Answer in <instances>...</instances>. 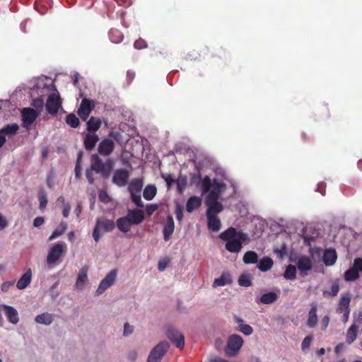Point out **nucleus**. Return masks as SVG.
Returning <instances> with one entry per match:
<instances>
[{"label": "nucleus", "instance_id": "42", "mask_svg": "<svg viewBox=\"0 0 362 362\" xmlns=\"http://www.w3.org/2000/svg\"><path fill=\"white\" fill-rule=\"evenodd\" d=\"M284 278L289 280H293L296 277V269L293 265L289 264L284 272Z\"/></svg>", "mask_w": 362, "mask_h": 362}, {"label": "nucleus", "instance_id": "22", "mask_svg": "<svg viewBox=\"0 0 362 362\" xmlns=\"http://www.w3.org/2000/svg\"><path fill=\"white\" fill-rule=\"evenodd\" d=\"M32 275V270L29 268L17 281L16 287L20 290L25 288L31 282Z\"/></svg>", "mask_w": 362, "mask_h": 362}, {"label": "nucleus", "instance_id": "37", "mask_svg": "<svg viewBox=\"0 0 362 362\" xmlns=\"http://www.w3.org/2000/svg\"><path fill=\"white\" fill-rule=\"evenodd\" d=\"M109 37L113 43H119L123 40L122 33L118 29H111L109 31Z\"/></svg>", "mask_w": 362, "mask_h": 362}, {"label": "nucleus", "instance_id": "33", "mask_svg": "<svg viewBox=\"0 0 362 362\" xmlns=\"http://www.w3.org/2000/svg\"><path fill=\"white\" fill-rule=\"evenodd\" d=\"M116 224L118 229L123 233L129 232L131 229V226H132L126 216L119 218L116 221Z\"/></svg>", "mask_w": 362, "mask_h": 362}, {"label": "nucleus", "instance_id": "25", "mask_svg": "<svg viewBox=\"0 0 362 362\" xmlns=\"http://www.w3.org/2000/svg\"><path fill=\"white\" fill-rule=\"evenodd\" d=\"M202 204V199L197 196L190 197L186 204V211L189 213L197 209Z\"/></svg>", "mask_w": 362, "mask_h": 362}, {"label": "nucleus", "instance_id": "62", "mask_svg": "<svg viewBox=\"0 0 362 362\" xmlns=\"http://www.w3.org/2000/svg\"><path fill=\"white\" fill-rule=\"evenodd\" d=\"M137 358V352L135 350H132L128 354V359L131 361H135Z\"/></svg>", "mask_w": 362, "mask_h": 362}, {"label": "nucleus", "instance_id": "38", "mask_svg": "<svg viewBox=\"0 0 362 362\" xmlns=\"http://www.w3.org/2000/svg\"><path fill=\"white\" fill-rule=\"evenodd\" d=\"M257 254L254 251L246 252L243 257V261L246 264L257 263Z\"/></svg>", "mask_w": 362, "mask_h": 362}, {"label": "nucleus", "instance_id": "55", "mask_svg": "<svg viewBox=\"0 0 362 362\" xmlns=\"http://www.w3.org/2000/svg\"><path fill=\"white\" fill-rule=\"evenodd\" d=\"M158 209L157 204H147L146 207V214L151 216Z\"/></svg>", "mask_w": 362, "mask_h": 362}, {"label": "nucleus", "instance_id": "54", "mask_svg": "<svg viewBox=\"0 0 362 362\" xmlns=\"http://www.w3.org/2000/svg\"><path fill=\"white\" fill-rule=\"evenodd\" d=\"M99 199L100 202L107 204L110 201V198L105 191L100 192L98 194Z\"/></svg>", "mask_w": 362, "mask_h": 362}, {"label": "nucleus", "instance_id": "61", "mask_svg": "<svg viewBox=\"0 0 362 362\" xmlns=\"http://www.w3.org/2000/svg\"><path fill=\"white\" fill-rule=\"evenodd\" d=\"M71 210V206L69 204H66L62 210L63 216L67 218L69 216Z\"/></svg>", "mask_w": 362, "mask_h": 362}, {"label": "nucleus", "instance_id": "15", "mask_svg": "<svg viewBox=\"0 0 362 362\" xmlns=\"http://www.w3.org/2000/svg\"><path fill=\"white\" fill-rule=\"evenodd\" d=\"M115 142L108 138L103 139L98 144V151L103 156H109L114 151Z\"/></svg>", "mask_w": 362, "mask_h": 362}, {"label": "nucleus", "instance_id": "34", "mask_svg": "<svg viewBox=\"0 0 362 362\" xmlns=\"http://www.w3.org/2000/svg\"><path fill=\"white\" fill-rule=\"evenodd\" d=\"M101 124L100 119L91 117L87 122V130L89 132L95 133V132L100 129Z\"/></svg>", "mask_w": 362, "mask_h": 362}, {"label": "nucleus", "instance_id": "26", "mask_svg": "<svg viewBox=\"0 0 362 362\" xmlns=\"http://www.w3.org/2000/svg\"><path fill=\"white\" fill-rule=\"evenodd\" d=\"M317 324V305L315 303L311 304V308L308 313V318L307 320L308 327L313 328L315 327Z\"/></svg>", "mask_w": 362, "mask_h": 362}, {"label": "nucleus", "instance_id": "20", "mask_svg": "<svg viewBox=\"0 0 362 362\" xmlns=\"http://www.w3.org/2000/svg\"><path fill=\"white\" fill-rule=\"evenodd\" d=\"M175 223L172 216H168L163 228V238L165 241L170 240L174 232Z\"/></svg>", "mask_w": 362, "mask_h": 362}, {"label": "nucleus", "instance_id": "53", "mask_svg": "<svg viewBox=\"0 0 362 362\" xmlns=\"http://www.w3.org/2000/svg\"><path fill=\"white\" fill-rule=\"evenodd\" d=\"M161 177L165 180L168 188L171 187L173 183L175 182L170 174H162Z\"/></svg>", "mask_w": 362, "mask_h": 362}, {"label": "nucleus", "instance_id": "13", "mask_svg": "<svg viewBox=\"0 0 362 362\" xmlns=\"http://www.w3.org/2000/svg\"><path fill=\"white\" fill-rule=\"evenodd\" d=\"M167 337L175 344L177 348L183 349L185 346V337L182 333L173 327H168L166 331Z\"/></svg>", "mask_w": 362, "mask_h": 362}, {"label": "nucleus", "instance_id": "47", "mask_svg": "<svg viewBox=\"0 0 362 362\" xmlns=\"http://www.w3.org/2000/svg\"><path fill=\"white\" fill-rule=\"evenodd\" d=\"M38 198L40 202V209L43 210L46 207L48 202L46 193L43 191L40 192Z\"/></svg>", "mask_w": 362, "mask_h": 362}, {"label": "nucleus", "instance_id": "51", "mask_svg": "<svg viewBox=\"0 0 362 362\" xmlns=\"http://www.w3.org/2000/svg\"><path fill=\"white\" fill-rule=\"evenodd\" d=\"M170 259L168 257H165L159 260L158 264V269L160 272H163L169 264Z\"/></svg>", "mask_w": 362, "mask_h": 362}, {"label": "nucleus", "instance_id": "16", "mask_svg": "<svg viewBox=\"0 0 362 362\" xmlns=\"http://www.w3.org/2000/svg\"><path fill=\"white\" fill-rule=\"evenodd\" d=\"M93 107L94 105L92 103L91 100L87 98L82 99L80 107L78 109L77 112L80 118L83 121H86L88 119Z\"/></svg>", "mask_w": 362, "mask_h": 362}, {"label": "nucleus", "instance_id": "56", "mask_svg": "<svg viewBox=\"0 0 362 362\" xmlns=\"http://www.w3.org/2000/svg\"><path fill=\"white\" fill-rule=\"evenodd\" d=\"M15 281L4 282L1 284V288L4 292H7L10 287L13 286Z\"/></svg>", "mask_w": 362, "mask_h": 362}, {"label": "nucleus", "instance_id": "11", "mask_svg": "<svg viewBox=\"0 0 362 362\" xmlns=\"http://www.w3.org/2000/svg\"><path fill=\"white\" fill-rule=\"evenodd\" d=\"M117 275V269L111 270L105 277L100 282L99 286L95 291L96 296L103 293L108 288L112 286L115 282Z\"/></svg>", "mask_w": 362, "mask_h": 362}, {"label": "nucleus", "instance_id": "29", "mask_svg": "<svg viewBox=\"0 0 362 362\" xmlns=\"http://www.w3.org/2000/svg\"><path fill=\"white\" fill-rule=\"evenodd\" d=\"M358 331V326L355 323H353L346 332V341L347 344H351L356 339Z\"/></svg>", "mask_w": 362, "mask_h": 362}, {"label": "nucleus", "instance_id": "36", "mask_svg": "<svg viewBox=\"0 0 362 362\" xmlns=\"http://www.w3.org/2000/svg\"><path fill=\"white\" fill-rule=\"evenodd\" d=\"M273 266V260L268 257H264L262 259H260L259 264H258V269L261 272H267Z\"/></svg>", "mask_w": 362, "mask_h": 362}, {"label": "nucleus", "instance_id": "60", "mask_svg": "<svg viewBox=\"0 0 362 362\" xmlns=\"http://www.w3.org/2000/svg\"><path fill=\"white\" fill-rule=\"evenodd\" d=\"M329 322V317L327 315H325L322 319V329L325 330L327 327Z\"/></svg>", "mask_w": 362, "mask_h": 362}, {"label": "nucleus", "instance_id": "57", "mask_svg": "<svg viewBox=\"0 0 362 362\" xmlns=\"http://www.w3.org/2000/svg\"><path fill=\"white\" fill-rule=\"evenodd\" d=\"M45 222V220H44V218L43 217H41V216H38L37 218H35L33 221V226L35 227H40Z\"/></svg>", "mask_w": 362, "mask_h": 362}, {"label": "nucleus", "instance_id": "40", "mask_svg": "<svg viewBox=\"0 0 362 362\" xmlns=\"http://www.w3.org/2000/svg\"><path fill=\"white\" fill-rule=\"evenodd\" d=\"M67 228V225L65 222L62 221L60 223L58 228L52 233V234L49 238V240H52L57 237L62 235L65 233Z\"/></svg>", "mask_w": 362, "mask_h": 362}, {"label": "nucleus", "instance_id": "46", "mask_svg": "<svg viewBox=\"0 0 362 362\" xmlns=\"http://www.w3.org/2000/svg\"><path fill=\"white\" fill-rule=\"evenodd\" d=\"M132 202L138 207L143 208L144 206L141 200V194L130 193Z\"/></svg>", "mask_w": 362, "mask_h": 362}, {"label": "nucleus", "instance_id": "45", "mask_svg": "<svg viewBox=\"0 0 362 362\" xmlns=\"http://www.w3.org/2000/svg\"><path fill=\"white\" fill-rule=\"evenodd\" d=\"M237 329L246 336H249L253 332V328L247 324H240Z\"/></svg>", "mask_w": 362, "mask_h": 362}, {"label": "nucleus", "instance_id": "10", "mask_svg": "<svg viewBox=\"0 0 362 362\" xmlns=\"http://www.w3.org/2000/svg\"><path fill=\"white\" fill-rule=\"evenodd\" d=\"M62 107V99L60 98L59 94L57 91V93H54L50 94L47 99L45 103V109L47 112L51 115H56L59 110Z\"/></svg>", "mask_w": 362, "mask_h": 362}, {"label": "nucleus", "instance_id": "8", "mask_svg": "<svg viewBox=\"0 0 362 362\" xmlns=\"http://www.w3.org/2000/svg\"><path fill=\"white\" fill-rule=\"evenodd\" d=\"M168 349V342L165 341H160L151 351L147 362H160Z\"/></svg>", "mask_w": 362, "mask_h": 362}, {"label": "nucleus", "instance_id": "12", "mask_svg": "<svg viewBox=\"0 0 362 362\" xmlns=\"http://www.w3.org/2000/svg\"><path fill=\"white\" fill-rule=\"evenodd\" d=\"M129 173L124 168L117 169L112 175V182L119 187H123L128 183Z\"/></svg>", "mask_w": 362, "mask_h": 362}, {"label": "nucleus", "instance_id": "63", "mask_svg": "<svg viewBox=\"0 0 362 362\" xmlns=\"http://www.w3.org/2000/svg\"><path fill=\"white\" fill-rule=\"evenodd\" d=\"M175 215H176V218L178 221H181L182 219V217H183V214H182V209L177 206L175 209Z\"/></svg>", "mask_w": 362, "mask_h": 362}, {"label": "nucleus", "instance_id": "52", "mask_svg": "<svg viewBox=\"0 0 362 362\" xmlns=\"http://www.w3.org/2000/svg\"><path fill=\"white\" fill-rule=\"evenodd\" d=\"M313 339V336L308 335L304 338L301 344V348L303 350H305L308 349L310 346V344Z\"/></svg>", "mask_w": 362, "mask_h": 362}, {"label": "nucleus", "instance_id": "30", "mask_svg": "<svg viewBox=\"0 0 362 362\" xmlns=\"http://www.w3.org/2000/svg\"><path fill=\"white\" fill-rule=\"evenodd\" d=\"M297 266L301 272H307L312 269V262L309 257L303 256L298 259Z\"/></svg>", "mask_w": 362, "mask_h": 362}, {"label": "nucleus", "instance_id": "5", "mask_svg": "<svg viewBox=\"0 0 362 362\" xmlns=\"http://www.w3.org/2000/svg\"><path fill=\"white\" fill-rule=\"evenodd\" d=\"M351 300V296L349 292L344 293L341 294L339 303L337 308V313L338 314H343L342 321L346 322L349 320L351 309L350 303Z\"/></svg>", "mask_w": 362, "mask_h": 362}, {"label": "nucleus", "instance_id": "35", "mask_svg": "<svg viewBox=\"0 0 362 362\" xmlns=\"http://www.w3.org/2000/svg\"><path fill=\"white\" fill-rule=\"evenodd\" d=\"M157 193V188L153 185H148L144 189L143 196L147 201L152 200Z\"/></svg>", "mask_w": 362, "mask_h": 362}, {"label": "nucleus", "instance_id": "7", "mask_svg": "<svg viewBox=\"0 0 362 362\" xmlns=\"http://www.w3.org/2000/svg\"><path fill=\"white\" fill-rule=\"evenodd\" d=\"M115 227V223L112 220L107 218H97L96 223L93 231V237L97 243L100 238L99 230L101 229L104 232H110L113 230Z\"/></svg>", "mask_w": 362, "mask_h": 362}, {"label": "nucleus", "instance_id": "23", "mask_svg": "<svg viewBox=\"0 0 362 362\" xmlns=\"http://www.w3.org/2000/svg\"><path fill=\"white\" fill-rule=\"evenodd\" d=\"M207 227L211 232H218L221 227V222L217 216H206Z\"/></svg>", "mask_w": 362, "mask_h": 362}, {"label": "nucleus", "instance_id": "50", "mask_svg": "<svg viewBox=\"0 0 362 362\" xmlns=\"http://www.w3.org/2000/svg\"><path fill=\"white\" fill-rule=\"evenodd\" d=\"M32 105L37 110L42 111L45 105L44 100L42 98H37L33 100Z\"/></svg>", "mask_w": 362, "mask_h": 362}, {"label": "nucleus", "instance_id": "49", "mask_svg": "<svg viewBox=\"0 0 362 362\" xmlns=\"http://www.w3.org/2000/svg\"><path fill=\"white\" fill-rule=\"evenodd\" d=\"M203 179H204V177L202 178V175L199 173L193 174V175H192L191 179H190L191 185H196V186H198L199 185H202Z\"/></svg>", "mask_w": 362, "mask_h": 362}, {"label": "nucleus", "instance_id": "2", "mask_svg": "<svg viewBox=\"0 0 362 362\" xmlns=\"http://www.w3.org/2000/svg\"><path fill=\"white\" fill-rule=\"evenodd\" d=\"M219 238L221 240L226 242V250L232 253L239 252L243 247V245L249 242L247 233L242 230H237L233 227H230L223 231Z\"/></svg>", "mask_w": 362, "mask_h": 362}, {"label": "nucleus", "instance_id": "24", "mask_svg": "<svg viewBox=\"0 0 362 362\" xmlns=\"http://www.w3.org/2000/svg\"><path fill=\"white\" fill-rule=\"evenodd\" d=\"M144 186L142 178H134L131 180L128 186L129 193L141 194Z\"/></svg>", "mask_w": 362, "mask_h": 362}, {"label": "nucleus", "instance_id": "48", "mask_svg": "<svg viewBox=\"0 0 362 362\" xmlns=\"http://www.w3.org/2000/svg\"><path fill=\"white\" fill-rule=\"evenodd\" d=\"M175 182L177 184L178 192L180 193L182 192L187 185V178L185 177L180 176Z\"/></svg>", "mask_w": 362, "mask_h": 362}, {"label": "nucleus", "instance_id": "28", "mask_svg": "<svg viewBox=\"0 0 362 362\" xmlns=\"http://www.w3.org/2000/svg\"><path fill=\"white\" fill-rule=\"evenodd\" d=\"M279 294L274 291H270L262 294L259 298V302L264 305L272 304L277 300Z\"/></svg>", "mask_w": 362, "mask_h": 362}, {"label": "nucleus", "instance_id": "58", "mask_svg": "<svg viewBox=\"0 0 362 362\" xmlns=\"http://www.w3.org/2000/svg\"><path fill=\"white\" fill-rule=\"evenodd\" d=\"M134 47L136 49H140L146 47V42L143 40H139L135 41Z\"/></svg>", "mask_w": 362, "mask_h": 362}, {"label": "nucleus", "instance_id": "14", "mask_svg": "<svg viewBox=\"0 0 362 362\" xmlns=\"http://www.w3.org/2000/svg\"><path fill=\"white\" fill-rule=\"evenodd\" d=\"M21 113L23 126L26 129H29L39 115L35 110L30 107L23 108Z\"/></svg>", "mask_w": 362, "mask_h": 362}, {"label": "nucleus", "instance_id": "41", "mask_svg": "<svg viewBox=\"0 0 362 362\" xmlns=\"http://www.w3.org/2000/svg\"><path fill=\"white\" fill-rule=\"evenodd\" d=\"M66 122L72 128L78 127L80 124L78 118L73 113H70L66 116Z\"/></svg>", "mask_w": 362, "mask_h": 362}, {"label": "nucleus", "instance_id": "21", "mask_svg": "<svg viewBox=\"0 0 362 362\" xmlns=\"http://www.w3.org/2000/svg\"><path fill=\"white\" fill-rule=\"evenodd\" d=\"M88 267H82L78 273L75 287L78 290H82L84 287L85 284L88 281Z\"/></svg>", "mask_w": 362, "mask_h": 362}, {"label": "nucleus", "instance_id": "27", "mask_svg": "<svg viewBox=\"0 0 362 362\" xmlns=\"http://www.w3.org/2000/svg\"><path fill=\"white\" fill-rule=\"evenodd\" d=\"M98 140V136L95 133L86 134L84 138L85 148L88 151H91L95 146Z\"/></svg>", "mask_w": 362, "mask_h": 362}, {"label": "nucleus", "instance_id": "9", "mask_svg": "<svg viewBox=\"0 0 362 362\" xmlns=\"http://www.w3.org/2000/svg\"><path fill=\"white\" fill-rule=\"evenodd\" d=\"M359 272H362V257L355 258L353 265L344 274L346 281H355L359 278Z\"/></svg>", "mask_w": 362, "mask_h": 362}, {"label": "nucleus", "instance_id": "19", "mask_svg": "<svg viewBox=\"0 0 362 362\" xmlns=\"http://www.w3.org/2000/svg\"><path fill=\"white\" fill-rule=\"evenodd\" d=\"M337 259V254L334 249L328 248L325 249L323 253V262L327 266L330 267L335 264Z\"/></svg>", "mask_w": 362, "mask_h": 362}, {"label": "nucleus", "instance_id": "3", "mask_svg": "<svg viewBox=\"0 0 362 362\" xmlns=\"http://www.w3.org/2000/svg\"><path fill=\"white\" fill-rule=\"evenodd\" d=\"M114 166V161L108 158L105 163L98 154H93L90 158V168L86 170V177L90 185L94 182L93 171L100 173L103 178L107 179L110 177Z\"/></svg>", "mask_w": 362, "mask_h": 362}, {"label": "nucleus", "instance_id": "4", "mask_svg": "<svg viewBox=\"0 0 362 362\" xmlns=\"http://www.w3.org/2000/svg\"><path fill=\"white\" fill-rule=\"evenodd\" d=\"M66 245L64 242L54 244L48 251L46 262L48 265L56 264L66 251Z\"/></svg>", "mask_w": 362, "mask_h": 362}, {"label": "nucleus", "instance_id": "6", "mask_svg": "<svg viewBox=\"0 0 362 362\" xmlns=\"http://www.w3.org/2000/svg\"><path fill=\"white\" fill-rule=\"evenodd\" d=\"M243 338L236 334L230 335L227 341L226 354L228 357L235 356L243 345Z\"/></svg>", "mask_w": 362, "mask_h": 362}, {"label": "nucleus", "instance_id": "43", "mask_svg": "<svg viewBox=\"0 0 362 362\" xmlns=\"http://www.w3.org/2000/svg\"><path fill=\"white\" fill-rule=\"evenodd\" d=\"M18 129L19 127L17 124H8L0 131V133L13 134H15Z\"/></svg>", "mask_w": 362, "mask_h": 362}, {"label": "nucleus", "instance_id": "32", "mask_svg": "<svg viewBox=\"0 0 362 362\" xmlns=\"http://www.w3.org/2000/svg\"><path fill=\"white\" fill-rule=\"evenodd\" d=\"M232 282L231 276L228 273H223L219 278L215 279L213 286H223Z\"/></svg>", "mask_w": 362, "mask_h": 362}, {"label": "nucleus", "instance_id": "64", "mask_svg": "<svg viewBox=\"0 0 362 362\" xmlns=\"http://www.w3.org/2000/svg\"><path fill=\"white\" fill-rule=\"evenodd\" d=\"M74 172H75L76 177L77 179H79L81 177V169L80 163H76Z\"/></svg>", "mask_w": 362, "mask_h": 362}, {"label": "nucleus", "instance_id": "31", "mask_svg": "<svg viewBox=\"0 0 362 362\" xmlns=\"http://www.w3.org/2000/svg\"><path fill=\"white\" fill-rule=\"evenodd\" d=\"M35 322L38 324L49 325L54 320V315L48 313H44L37 315L35 319Z\"/></svg>", "mask_w": 362, "mask_h": 362}, {"label": "nucleus", "instance_id": "39", "mask_svg": "<svg viewBox=\"0 0 362 362\" xmlns=\"http://www.w3.org/2000/svg\"><path fill=\"white\" fill-rule=\"evenodd\" d=\"M339 291V285L338 283V280H335L334 282H332L330 291H324L322 293V295L324 297H328V296H336Z\"/></svg>", "mask_w": 362, "mask_h": 362}, {"label": "nucleus", "instance_id": "59", "mask_svg": "<svg viewBox=\"0 0 362 362\" xmlns=\"http://www.w3.org/2000/svg\"><path fill=\"white\" fill-rule=\"evenodd\" d=\"M134 327L129 325L127 322L124 326V335H129L133 332Z\"/></svg>", "mask_w": 362, "mask_h": 362}, {"label": "nucleus", "instance_id": "44", "mask_svg": "<svg viewBox=\"0 0 362 362\" xmlns=\"http://www.w3.org/2000/svg\"><path fill=\"white\" fill-rule=\"evenodd\" d=\"M238 284L241 286L248 287L252 285V281L249 275L242 274L238 279Z\"/></svg>", "mask_w": 362, "mask_h": 362}, {"label": "nucleus", "instance_id": "18", "mask_svg": "<svg viewBox=\"0 0 362 362\" xmlns=\"http://www.w3.org/2000/svg\"><path fill=\"white\" fill-rule=\"evenodd\" d=\"M2 308L5 311L6 316L8 319V320L13 324L16 325L19 321V317H18V313L12 306L6 305H2L0 307V309Z\"/></svg>", "mask_w": 362, "mask_h": 362}, {"label": "nucleus", "instance_id": "17", "mask_svg": "<svg viewBox=\"0 0 362 362\" xmlns=\"http://www.w3.org/2000/svg\"><path fill=\"white\" fill-rule=\"evenodd\" d=\"M125 216L132 225H139L144 219V212L140 209L129 210Z\"/></svg>", "mask_w": 362, "mask_h": 362}, {"label": "nucleus", "instance_id": "1", "mask_svg": "<svg viewBox=\"0 0 362 362\" xmlns=\"http://www.w3.org/2000/svg\"><path fill=\"white\" fill-rule=\"evenodd\" d=\"M226 188V185L222 181H218L217 179L211 181L208 175L204 177L202 192L203 194H208L205 200L207 206L206 216H217L223 211V205L218 199Z\"/></svg>", "mask_w": 362, "mask_h": 362}]
</instances>
